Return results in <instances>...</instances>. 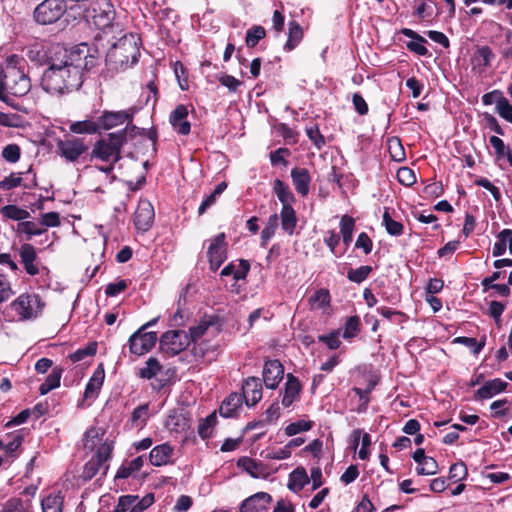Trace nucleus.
<instances>
[{
  "instance_id": "nucleus-1",
  "label": "nucleus",
  "mask_w": 512,
  "mask_h": 512,
  "mask_svg": "<svg viewBox=\"0 0 512 512\" xmlns=\"http://www.w3.org/2000/svg\"><path fill=\"white\" fill-rule=\"evenodd\" d=\"M96 62L86 43L71 48L60 43L52 44L46 52L47 68L42 74L41 86L54 95L76 91L84 82L85 72L95 67Z\"/></svg>"
},
{
  "instance_id": "nucleus-2",
  "label": "nucleus",
  "mask_w": 512,
  "mask_h": 512,
  "mask_svg": "<svg viewBox=\"0 0 512 512\" xmlns=\"http://www.w3.org/2000/svg\"><path fill=\"white\" fill-rule=\"evenodd\" d=\"M30 79L25 73V61L17 55L8 57L0 73V88L12 96L21 97L30 90Z\"/></svg>"
},
{
  "instance_id": "nucleus-3",
  "label": "nucleus",
  "mask_w": 512,
  "mask_h": 512,
  "mask_svg": "<svg viewBox=\"0 0 512 512\" xmlns=\"http://www.w3.org/2000/svg\"><path fill=\"white\" fill-rule=\"evenodd\" d=\"M140 38L138 35L129 33L118 39L108 50L106 62L113 69H125L138 62L140 56Z\"/></svg>"
},
{
  "instance_id": "nucleus-4",
  "label": "nucleus",
  "mask_w": 512,
  "mask_h": 512,
  "mask_svg": "<svg viewBox=\"0 0 512 512\" xmlns=\"http://www.w3.org/2000/svg\"><path fill=\"white\" fill-rule=\"evenodd\" d=\"M126 142L127 128L109 133L106 137L100 138L94 143L91 152H89L88 161L92 162L94 159H99L104 162L113 161V163H116L122 158L121 151Z\"/></svg>"
},
{
  "instance_id": "nucleus-5",
  "label": "nucleus",
  "mask_w": 512,
  "mask_h": 512,
  "mask_svg": "<svg viewBox=\"0 0 512 512\" xmlns=\"http://www.w3.org/2000/svg\"><path fill=\"white\" fill-rule=\"evenodd\" d=\"M89 144L82 137L68 135L56 143V152L67 162L88 161Z\"/></svg>"
},
{
  "instance_id": "nucleus-6",
  "label": "nucleus",
  "mask_w": 512,
  "mask_h": 512,
  "mask_svg": "<svg viewBox=\"0 0 512 512\" xmlns=\"http://www.w3.org/2000/svg\"><path fill=\"white\" fill-rule=\"evenodd\" d=\"M66 11L65 0H43L34 9L33 17L38 24L50 25L61 19Z\"/></svg>"
},
{
  "instance_id": "nucleus-7",
  "label": "nucleus",
  "mask_w": 512,
  "mask_h": 512,
  "mask_svg": "<svg viewBox=\"0 0 512 512\" xmlns=\"http://www.w3.org/2000/svg\"><path fill=\"white\" fill-rule=\"evenodd\" d=\"M113 442L105 441L96 450L92 458L84 465L81 478L85 481L91 480L104 467L103 474H106L108 465L105 463L111 458Z\"/></svg>"
},
{
  "instance_id": "nucleus-8",
  "label": "nucleus",
  "mask_w": 512,
  "mask_h": 512,
  "mask_svg": "<svg viewBox=\"0 0 512 512\" xmlns=\"http://www.w3.org/2000/svg\"><path fill=\"white\" fill-rule=\"evenodd\" d=\"M189 345L187 333L184 330L166 331L160 338V349L169 357L178 355Z\"/></svg>"
},
{
  "instance_id": "nucleus-9",
  "label": "nucleus",
  "mask_w": 512,
  "mask_h": 512,
  "mask_svg": "<svg viewBox=\"0 0 512 512\" xmlns=\"http://www.w3.org/2000/svg\"><path fill=\"white\" fill-rule=\"evenodd\" d=\"M228 257V243L224 232L218 233L211 240L207 250L209 269L216 272Z\"/></svg>"
},
{
  "instance_id": "nucleus-10",
  "label": "nucleus",
  "mask_w": 512,
  "mask_h": 512,
  "mask_svg": "<svg viewBox=\"0 0 512 512\" xmlns=\"http://www.w3.org/2000/svg\"><path fill=\"white\" fill-rule=\"evenodd\" d=\"M44 304L38 294H21L11 303V308L22 319L35 318Z\"/></svg>"
},
{
  "instance_id": "nucleus-11",
  "label": "nucleus",
  "mask_w": 512,
  "mask_h": 512,
  "mask_svg": "<svg viewBox=\"0 0 512 512\" xmlns=\"http://www.w3.org/2000/svg\"><path fill=\"white\" fill-rule=\"evenodd\" d=\"M100 133L103 130H110L127 122V131L132 121V113L125 110L109 111L104 110L96 116Z\"/></svg>"
},
{
  "instance_id": "nucleus-12",
  "label": "nucleus",
  "mask_w": 512,
  "mask_h": 512,
  "mask_svg": "<svg viewBox=\"0 0 512 512\" xmlns=\"http://www.w3.org/2000/svg\"><path fill=\"white\" fill-rule=\"evenodd\" d=\"M156 341V332H146L139 328L129 338L130 352L135 355H143L155 346Z\"/></svg>"
},
{
  "instance_id": "nucleus-13",
  "label": "nucleus",
  "mask_w": 512,
  "mask_h": 512,
  "mask_svg": "<svg viewBox=\"0 0 512 512\" xmlns=\"http://www.w3.org/2000/svg\"><path fill=\"white\" fill-rule=\"evenodd\" d=\"M115 16L113 4L110 0H95L92 4V19L96 26L105 28L109 26Z\"/></svg>"
},
{
  "instance_id": "nucleus-14",
  "label": "nucleus",
  "mask_w": 512,
  "mask_h": 512,
  "mask_svg": "<svg viewBox=\"0 0 512 512\" xmlns=\"http://www.w3.org/2000/svg\"><path fill=\"white\" fill-rule=\"evenodd\" d=\"M155 218L154 207L148 200H140L134 213V225L142 233L147 232Z\"/></svg>"
},
{
  "instance_id": "nucleus-15",
  "label": "nucleus",
  "mask_w": 512,
  "mask_h": 512,
  "mask_svg": "<svg viewBox=\"0 0 512 512\" xmlns=\"http://www.w3.org/2000/svg\"><path fill=\"white\" fill-rule=\"evenodd\" d=\"M263 382L268 389H276L284 376V366L277 360H267L263 367Z\"/></svg>"
},
{
  "instance_id": "nucleus-16",
  "label": "nucleus",
  "mask_w": 512,
  "mask_h": 512,
  "mask_svg": "<svg viewBox=\"0 0 512 512\" xmlns=\"http://www.w3.org/2000/svg\"><path fill=\"white\" fill-rule=\"evenodd\" d=\"M242 400L248 407L255 406L262 398V383L259 377L251 376L242 385Z\"/></svg>"
},
{
  "instance_id": "nucleus-17",
  "label": "nucleus",
  "mask_w": 512,
  "mask_h": 512,
  "mask_svg": "<svg viewBox=\"0 0 512 512\" xmlns=\"http://www.w3.org/2000/svg\"><path fill=\"white\" fill-rule=\"evenodd\" d=\"M188 109L184 104H178L175 109L169 115V123L171 124L174 131L179 134L186 136L191 132V124L187 120Z\"/></svg>"
},
{
  "instance_id": "nucleus-18",
  "label": "nucleus",
  "mask_w": 512,
  "mask_h": 512,
  "mask_svg": "<svg viewBox=\"0 0 512 512\" xmlns=\"http://www.w3.org/2000/svg\"><path fill=\"white\" fill-rule=\"evenodd\" d=\"M272 496L266 492H257L246 498L240 505V512H260L267 510Z\"/></svg>"
},
{
  "instance_id": "nucleus-19",
  "label": "nucleus",
  "mask_w": 512,
  "mask_h": 512,
  "mask_svg": "<svg viewBox=\"0 0 512 512\" xmlns=\"http://www.w3.org/2000/svg\"><path fill=\"white\" fill-rule=\"evenodd\" d=\"M19 256L27 274L30 276L39 274V266L36 263L38 256L36 248L32 244H22L19 248Z\"/></svg>"
},
{
  "instance_id": "nucleus-20",
  "label": "nucleus",
  "mask_w": 512,
  "mask_h": 512,
  "mask_svg": "<svg viewBox=\"0 0 512 512\" xmlns=\"http://www.w3.org/2000/svg\"><path fill=\"white\" fill-rule=\"evenodd\" d=\"M291 179L298 194H300L302 197H305L309 194L312 178L308 169L294 167L291 170Z\"/></svg>"
},
{
  "instance_id": "nucleus-21",
  "label": "nucleus",
  "mask_w": 512,
  "mask_h": 512,
  "mask_svg": "<svg viewBox=\"0 0 512 512\" xmlns=\"http://www.w3.org/2000/svg\"><path fill=\"white\" fill-rule=\"evenodd\" d=\"M301 391L302 385L299 379L292 373H288L282 397V405L286 408L290 407L293 402L299 398Z\"/></svg>"
},
{
  "instance_id": "nucleus-22",
  "label": "nucleus",
  "mask_w": 512,
  "mask_h": 512,
  "mask_svg": "<svg viewBox=\"0 0 512 512\" xmlns=\"http://www.w3.org/2000/svg\"><path fill=\"white\" fill-rule=\"evenodd\" d=\"M174 452L173 446L166 442L152 448L149 461L153 466L160 467L169 463Z\"/></svg>"
},
{
  "instance_id": "nucleus-23",
  "label": "nucleus",
  "mask_w": 512,
  "mask_h": 512,
  "mask_svg": "<svg viewBox=\"0 0 512 512\" xmlns=\"http://www.w3.org/2000/svg\"><path fill=\"white\" fill-rule=\"evenodd\" d=\"M495 54L488 45L477 47L476 51L471 57V64L473 69H478L483 72L486 68L491 66V62L494 59Z\"/></svg>"
},
{
  "instance_id": "nucleus-24",
  "label": "nucleus",
  "mask_w": 512,
  "mask_h": 512,
  "mask_svg": "<svg viewBox=\"0 0 512 512\" xmlns=\"http://www.w3.org/2000/svg\"><path fill=\"white\" fill-rule=\"evenodd\" d=\"M508 383L501 380L500 378H495L493 380H489L485 382L476 392L475 398L478 400L489 399L494 395L501 393L506 390Z\"/></svg>"
},
{
  "instance_id": "nucleus-25",
  "label": "nucleus",
  "mask_w": 512,
  "mask_h": 512,
  "mask_svg": "<svg viewBox=\"0 0 512 512\" xmlns=\"http://www.w3.org/2000/svg\"><path fill=\"white\" fill-rule=\"evenodd\" d=\"M401 33L411 38L412 41L407 42L406 47L409 51L419 55V56H427L428 55V49L425 47V44L427 43V40L419 35L417 32H415L412 29L409 28H403L401 30Z\"/></svg>"
},
{
  "instance_id": "nucleus-26",
  "label": "nucleus",
  "mask_w": 512,
  "mask_h": 512,
  "mask_svg": "<svg viewBox=\"0 0 512 512\" xmlns=\"http://www.w3.org/2000/svg\"><path fill=\"white\" fill-rule=\"evenodd\" d=\"M250 271L248 260L240 259L238 265L234 261L227 264L220 272V276H233L235 281L245 280Z\"/></svg>"
},
{
  "instance_id": "nucleus-27",
  "label": "nucleus",
  "mask_w": 512,
  "mask_h": 512,
  "mask_svg": "<svg viewBox=\"0 0 512 512\" xmlns=\"http://www.w3.org/2000/svg\"><path fill=\"white\" fill-rule=\"evenodd\" d=\"M105 378V371L103 364H99L98 367L93 372L92 377L88 381L84 391V398L91 399L96 398L98 393L103 385Z\"/></svg>"
},
{
  "instance_id": "nucleus-28",
  "label": "nucleus",
  "mask_w": 512,
  "mask_h": 512,
  "mask_svg": "<svg viewBox=\"0 0 512 512\" xmlns=\"http://www.w3.org/2000/svg\"><path fill=\"white\" fill-rule=\"evenodd\" d=\"M11 437L12 439L7 444H4L2 448L5 452V457L3 458L5 463L8 464H11L18 457V451L24 440L23 429L15 431Z\"/></svg>"
},
{
  "instance_id": "nucleus-29",
  "label": "nucleus",
  "mask_w": 512,
  "mask_h": 512,
  "mask_svg": "<svg viewBox=\"0 0 512 512\" xmlns=\"http://www.w3.org/2000/svg\"><path fill=\"white\" fill-rule=\"evenodd\" d=\"M166 427L173 432H185L190 428V417L186 413L174 410L167 417Z\"/></svg>"
},
{
  "instance_id": "nucleus-30",
  "label": "nucleus",
  "mask_w": 512,
  "mask_h": 512,
  "mask_svg": "<svg viewBox=\"0 0 512 512\" xmlns=\"http://www.w3.org/2000/svg\"><path fill=\"white\" fill-rule=\"evenodd\" d=\"M70 132L74 134H101L96 116H88L82 121H76L70 124Z\"/></svg>"
},
{
  "instance_id": "nucleus-31",
  "label": "nucleus",
  "mask_w": 512,
  "mask_h": 512,
  "mask_svg": "<svg viewBox=\"0 0 512 512\" xmlns=\"http://www.w3.org/2000/svg\"><path fill=\"white\" fill-rule=\"evenodd\" d=\"M242 405L241 394L232 393L224 399L219 407V414L224 418H232L236 416L237 410Z\"/></svg>"
},
{
  "instance_id": "nucleus-32",
  "label": "nucleus",
  "mask_w": 512,
  "mask_h": 512,
  "mask_svg": "<svg viewBox=\"0 0 512 512\" xmlns=\"http://www.w3.org/2000/svg\"><path fill=\"white\" fill-rule=\"evenodd\" d=\"M304 36L303 29L301 25L295 21L291 20L288 23V39L284 44V50L290 52L294 50L302 41Z\"/></svg>"
},
{
  "instance_id": "nucleus-33",
  "label": "nucleus",
  "mask_w": 512,
  "mask_h": 512,
  "mask_svg": "<svg viewBox=\"0 0 512 512\" xmlns=\"http://www.w3.org/2000/svg\"><path fill=\"white\" fill-rule=\"evenodd\" d=\"M273 192L282 203V207H290L296 201V198L289 186L280 179L274 180Z\"/></svg>"
},
{
  "instance_id": "nucleus-34",
  "label": "nucleus",
  "mask_w": 512,
  "mask_h": 512,
  "mask_svg": "<svg viewBox=\"0 0 512 512\" xmlns=\"http://www.w3.org/2000/svg\"><path fill=\"white\" fill-rule=\"evenodd\" d=\"M310 482V478L304 467H297L294 469L290 475L288 480V488L291 491L299 492L301 491L308 483Z\"/></svg>"
},
{
  "instance_id": "nucleus-35",
  "label": "nucleus",
  "mask_w": 512,
  "mask_h": 512,
  "mask_svg": "<svg viewBox=\"0 0 512 512\" xmlns=\"http://www.w3.org/2000/svg\"><path fill=\"white\" fill-rule=\"evenodd\" d=\"M145 461V456L141 455L136 457L135 459L124 462L117 470L115 478L116 479H127L134 472L140 471L143 467Z\"/></svg>"
},
{
  "instance_id": "nucleus-36",
  "label": "nucleus",
  "mask_w": 512,
  "mask_h": 512,
  "mask_svg": "<svg viewBox=\"0 0 512 512\" xmlns=\"http://www.w3.org/2000/svg\"><path fill=\"white\" fill-rule=\"evenodd\" d=\"M63 373V368L56 366L52 368V371L47 376L45 381L40 385L39 392L41 395H46L50 391L60 386V380Z\"/></svg>"
},
{
  "instance_id": "nucleus-37",
  "label": "nucleus",
  "mask_w": 512,
  "mask_h": 512,
  "mask_svg": "<svg viewBox=\"0 0 512 512\" xmlns=\"http://www.w3.org/2000/svg\"><path fill=\"white\" fill-rule=\"evenodd\" d=\"M281 218V227L282 229L289 235H292L296 225H297V217L296 212L293 206L290 207H282L280 212Z\"/></svg>"
},
{
  "instance_id": "nucleus-38",
  "label": "nucleus",
  "mask_w": 512,
  "mask_h": 512,
  "mask_svg": "<svg viewBox=\"0 0 512 512\" xmlns=\"http://www.w3.org/2000/svg\"><path fill=\"white\" fill-rule=\"evenodd\" d=\"M355 229V220L349 215H343L340 219V234L346 248L353 240V232Z\"/></svg>"
},
{
  "instance_id": "nucleus-39",
  "label": "nucleus",
  "mask_w": 512,
  "mask_h": 512,
  "mask_svg": "<svg viewBox=\"0 0 512 512\" xmlns=\"http://www.w3.org/2000/svg\"><path fill=\"white\" fill-rule=\"evenodd\" d=\"M64 496L60 493L50 494L41 500L42 512H62Z\"/></svg>"
},
{
  "instance_id": "nucleus-40",
  "label": "nucleus",
  "mask_w": 512,
  "mask_h": 512,
  "mask_svg": "<svg viewBox=\"0 0 512 512\" xmlns=\"http://www.w3.org/2000/svg\"><path fill=\"white\" fill-rule=\"evenodd\" d=\"M1 512H33L32 505L29 500H22L19 497H12L8 499L1 510Z\"/></svg>"
},
{
  "instance_id": "nucleus-41",
  "label": "nucleus",
  "mask_w": 512,
  "mask_h": 512,
  "mask_svg": "<svg viewBox=\"0 0 512 512\" xmlns=\"http://www.w3.org/2000/svg\"><path fill=\"white\" fill-rule=\"evenodd\" d=\"M0 213L3 217L7 219H11L14 221H20L26 220L30 217V213L23 209L18 207L17 205L9 204L0 209Z\"/></svg>"
},
{
  "instance_id": "nucleus-42",
  "label": "nucleus",
  "mask_w": 512,
  "mask_h": 512,
  "mask_svg": "<svg viewBox=\"0 0 512 512\" xmlns=\"http://www.w3.org/2000/svg\"><path fill=\"white\" fill-rule=\"evenodd\" d=\"M265 37V28L261 25H253L246 31L245 44L248 48H254Z\"/></svg>"
},
{
  "instance_id": "nucleus-43",
  "label": "nucleus",
  "mask_w": 512,
  "mask_h": 512,
  "mask_svg": "<svg viewBox=\"0 0 512 512\" xmlns=\"http://www.w3.org/2000/svg\"><path fill=\"white\" fill-rule=\"evenodd\" d=\"M217 317H211L209 320H202L198 325L192 326L189 328V333H187V338L189 340V344L191 342H196L200 339L208 330V328L215 323Z\"/></svg>"
},
{
  "instance_id": "nucleus-44",
  "label": "nucleus",
  "mask_w": 512,
  "mask_h": 512,
  "mask_svg": "<svg viewBox=\"0 0 512 512\" xmlns=\"http://www.w3.org/2000/svg\"><path fill=\"white\" fill-rule=\"evenodd\" d=\"M453 343L462 344L470 348L474 355H478L486 344V336H483L479 341L476 338L459 336L454 338Z\"/></svg>"
},
{
  "instance_id": "nucleus-45",
  "label": "nucleus",
  "mask_w": 512,
  "mask_h": 512,
  "mask_svg": "<svg viewBox=\"0 0 512 512\" xmlns=\"http://www.w3.org/2000/svg\"><path fill=\"white\" fill-rule=\"evenodd\" d=\"M217 423L216 412L214 411L206 418L201 419L198 425V434L201 439L205 440L211 437L213 428Z\"/></svg>"
},
{
  "instance_id": "nucleus-46",
  "label": "nucleus",
  "mask_w": 512,
  "mask_h": 512,
  "mask_svg": "<svg viewBox=\"0 0 512 512\" xmlns=\"http://www.w3.org/2000/svg\"><path fill=\"white\" fill-rule=\"evenodd\" d=\"M383 225L388 234L392 236H400L404 232V226L401 222L392 219L389 208H385L383 213Z\"/></svg>"
},
{
  "instance_id": "nucleus-47",
  "label": "nucleus",
  "mask_w": 512,
  "mask_h": 512,
  "mask_svg": "<svg viewBox=\"0 0 512 512\" xmlns=\"http://www.w3.org/2000/svg\"><path fill=\"white\" fill-rule=\"evenodd\" d=\"M145 364H146V366L143 368H140V370L138 372V376L143 379H152L163 368L162 365L160 364V362L154 357H150L146 361Z\"/></svg>"
},
{
  "instance_id": "nucleus-48",
  "label": "nucleus",
  "mask_w": 512,
  "mask_h": 512,
  "mask_svg": "<svg viewBox=\"0 0 512 512\" xmlns=\"http://www.w3.org/2000/svg\"><path fill=\"white\" fill-rule=\"evenodd\" d=\"M361 330V320L358 315H353L347 318L344 324L343 338L352 339L358 335Z\"/></svg>"
},
{
  "instance_id": "nucleus-49",
  "label": "nucleus",
  "mask_w": 512,
  "mask_h": 512,
  "mask_svg": "<svg viewBox=\"0 0 512 512\" xmlns=\"http://www.w3.org/2000/svg\"><path fill=\"white\" fill-rule=\"evenodd\" d=\"M372 271L373 268L369 265H362L355 269L350 268L347 272V279L350 282L360 284L369 277Z\"/></svg>"
},
{
  "instance_id": "nucleus-50",
  "label": "nucleus",
  "mask_w": 512,
  "mask_h": 512,
  "mask_svg": "<svg viewBox=\"0 0 512 512\" xmlns=\"http://www.w3.org/2000/svg\"><path fill=\"white\" fill-rule=\"evenodd\" d=\"M278 215L276 213L270 215L268 222L261 232V246L265 247L268 241L275 235L278 227Z\"/></svg>"
},
{
  "instance_id": "nucleus-51",
  "label": "nucleus",
  "mask_w": 512,
  "mask_h": 512,
  "mask_svg": "<svg viewBox=\"0 0 512 512\" xmlns=\"http://www.w3.org/2000/svg\"><path fill=\"white\" fill-rule=\"evenodd\" d=\"M512 235L511 229H503L497 235V241L495 242L492 250V255L494 257L501 256L505 254L507 249V240Z\"/></svg>"
},
{
  "instance_id": "nucleus-52",
  "label": "nucleus",
  "mask_w": 512,
  "mask_h": 512,
  "mask_svg": "<svg viewBox=\"0 0 512 512\" xmlns=\"http://www.w3.org/2000/svg\"><path fill=\"white\" fill-rule=\"evenodd\" d=\"M388 152L392 160L401 162L405 160V150L398 137L388 139Z\"/></svg>"
},
{
  "instance_id": "nucleus-53",
  "label": "nucleus",
  "mask_w": 512,
  "mask_h": 512,
  "mask_svg": "<svg viewBox=\"0 0 512 512\" xmlns=\"http://www.w3.org/2000/svg\"><path fill=\"white\" fill-rule=\"evenodd\" d=\"M104 432L96 427H90L84 433V448L93 451L97 445V442L103 437Z\"/></svg>"
},
{
  "instance_id": "nucleus-54",
  "label": "nucleus",
  "mask_w": 512,
  "mask_h": 512,
  "mask_svg": "<svg viewBox=\"0 0 512 512\" xmlns=\"http://www.w3.org/2000/svg\"><path fill=\"white\" fill-rule=\"evenodd\" d=\"M97 342H90L85 347L77 349L69 355V359L73 362H79L86 357L94 356L97 352Z\"/></svg>"
},
{
  "instance_id": "nucleus-55",
  "label": "nucleus",
  "mask_w": 512,
  "mask_h": 512,
  "mask_svg": "<svg viewBox=\"0 0 512 512\" xmlns=\"http://www.w3.org/2000/svg\"><path fill=\"white\" fill-rule=\"evenodd\" d=\"M17 232L25 233L28 235V239L32 236H38L46 232L45 228L39 227V225L33 221H22L17 225Z\"/></svg>"
},
{
  "instance_id": "nucleus-56",
  "label": "nucleus",
  "mask_w": 512,
  "mask_h": 512,
  "mask_svg": "<svg viewBox=\"0 0 512 512\" xmlns=\"http://www.w3.org/2000/svg\"><path fill=\"white\" fill-rule=\"evenodd\" d=\"M305 132L307 137L318 150H321L326 145L325 137L320 132L319 126L317 124L306 127Z\"/></svg>"
},
{
  "instance_id": "nucleus-57",
  "label": "nucleus",
  "mask_w": 512,
  "mask_h": 512,
  "mask_svg": "<svg viewBox=\"0 0 512 512\" xmlns=\"http://www.w3.org/2000/svg\"><path fill=\"white\" fill-rule=\"evenodd\" d=\"M313 427L312 421L298 420L292 422L285 427V434L287 436H294L300 432L309 431Z\"/></svg>"
},
{
  "instance_id": "nucleus-58",
  "label": "nucleus",
  "mask_w": 512,
  "mask_h": 512,
  "mask_svg": "<svg viewBox=\"0 0 512 512\" xmlns=\"http://www.w3.org/2000/svg\"><path fill=\"white\" fill-rule=\"evenodd\" d=\"M1 156L9 163H16L21 157V148L15 143L8 144L3 148Z\"/></svg>"
},
{
  "instance_id": "nucleus-59",
  "label": "nucleus",
  "mask_w": 512,
  "mask_h": 512,
  "mask_svg": "<svg viewBox=\"0 0 512 512\" xmlns=\"http://www.w3.org/2000/svg\"><path fill=\"white\" fill-rule=\"evenodd\" d=\"M397 180L404 186L410 187L416 183V175L414 171L409 167H400L397 170Z\"/></svg>"
},
{
  "instance_id": "nucleus-60",
  "label": "nucleus",
  "mask_w": 512,
  "mask_h": 512,
  "mask_svg": "<svg viewBox=\"0 0 512 512\" xmlns=\"http://www.w3.org/2000/svg\"><path fill=\"white\" fill-rule=\"evenodd\" d=\"M496 110L501 118L509 123H512V104L505 96L500 97V99L497 101Z\"/></svg>"
},
{
  "instance_id": "nucleus-61",
  "label": "nucleus",
  "mask_w": 512,
  "mask_h": 512,
  "mask_svg": "<svg viewBox=\"0 0 512 512\" xmlns=\"http://www.w3.org/2000/svg\"><path fill=\"white\" fill-rule=\"evenodd\" d=\"M468 475L467 467L464 462H457L450 466L448 479L454 482L461 481Z\"/></svg>"
},
{
  "instance_id": "nucleus-62",
  "label": "nucleus",
  "mask_w": 512,
  "mask_h": 512,
  "mask_svg": "<svg viewBox=\"0 0 512 512\" xmlns=\"http://www.w3.org/2000/svg\"><path fill=\"white\" fill-rule=\"evenodd\" d=\"M310 303H317L319 308H326L330 305L331 296L327 289L317 290L309 299Z\"/></svg>"
},
{
  "instance_id": "nucleus-63",
  "label": "nucleus",
  "mask_w": 512,
  "mask_h": 512,
  "mask_svg": "<svg viewBox=\"0 0 512 512\" xmlns=\"http://www.w3.org/2000/svg\"><path fill=\"white\" fill-rule=\"evenodd\" d=\"M340 330H333L327 335H319L318 341L323 342L331 350H336L340 347L341 341L339 340Z\"/></svg>"
},
{
  "instance_id": "nucleus-64",
  "label": "nucleus",
  "mask_w": 512,
  "mask_h": 512,
  "mask_svg": "<svg viewBox=\"0 0 512 512\" xmlns=\"http://www.w3.org/2000/svg\"><path fill=\"white\" fill-rule=\"evenodd\" d=\"M418 475H434L438 472V463L433 457H427L426 460L416 468Z\"/></svg>"
}]
</instances>
